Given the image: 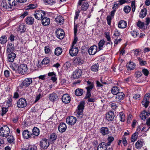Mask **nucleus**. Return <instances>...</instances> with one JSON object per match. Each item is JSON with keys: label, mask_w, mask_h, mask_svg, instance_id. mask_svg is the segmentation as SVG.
<instances>
[{"label": "nucleus", "mask_w": 150, "mask_h": 150, "mask_svg": "<svg viewBox=\"0 0 150 150\" xmlns=\"http://www.w3.org/2000/svg\"><path fill=\"white\" fill-rule=\"evenodd\" d=\"M143 145V143L142 141L138 140L136 143L135 146L137 149L140 148Z\"/></svg>", "instance_id": "obj_32"}, {"label": "nucleus", "mask_w": 150, "mask_h": 150, "mask_svg": "<svg viewBox=\"0 0 150 150\" xmlns=\"http://www.w3.org/2000/svg\"><path fill=\"white\" fill-rule=\"evenodd\" d=\"M84 61L83 59L79 57L76 58V64L81 65L83 63Z\"/></svg>", "instance_id": "obj_30"}, {"label": "nucleus", "mask_w": 150, "mask_h": 150, "mask_svg": "<svg viewBox=\"0 0 150 150\" xmlns=\"http://www.w3.org/2000/svg\"><path fill=\"white\" fill-rule=\"evenodd\" d=\"M100 132L103 135H105L108 134V129L107 127H102L100 129Z\"/></svg>", "instance_id": "obj_34"}, {"label": "nucleus", "mask_w": 150, "mask_h": 150, "mask_svg": "<svg viewBox=\"0 0 150 150\" xmlns=\"http://www.w3.org/2000/svg\"><path fill=\"white\" fill-rule=\"evenodd\" d=\"M116 95L115 99L117 101L122 100L124 98L125 96V94L122 92H119Z\"/></svg>", "instance_id": "obj_16"}, {"label": "nucleus", "mask_w": 150, "mask_h": 150, "mask_svg": "<svg viewBox=\"0 0 150 150\" xmlns=\"http://www.w3.org/2000/svg\"><path fill=\"white\" fill-rule=\"evenodd\" d=\"M64 19L63 17L60 16H57L55 19V21L57 23H62Z\"/></svg>", "instance_id": "obj_36"}, {"label": "nucleus", "mask_w": 150, "mask_h": 150, "mask_svg": "<svg viewBox=\"0 0 150 150\" xmlns=\"http://www.w3.org/2000/svg\"><path fill=\"white\" fill-rule=\"evenodd\" d=\"M7 139L8 142L10 143L14 144L15 142V139L13 136L11 134H9L6 137Z\"/></svg>", "instance_id": "obj_26"}, {"label": "nucleus", "mask_w": 150, "mask_h": 150, "mask_svg": "<svg viewBox=\"0 0 150 150\" xmlns=\"http://www.w3.org/2000/svg\"><path fill=\"white\" fill-rule=\"evenodd\" d=\"M37 147L34 145H30L29 146L27 150H35L37 149Z\"/></svg>", "instance_id": "obj_64"}, {"label": "nucleus", "mask_w": 150, "mask_h": 150, "mask_svg": "<svg viewBox=\"0 0 150 150\" xmlns=\"http://www.w3.org/2000/svg\"><path fill=\"white\" fill-rule=\"evenodd\" d=\"M105 37L107 39L108 42H112L111 39L110 37L109 34L108 32H106L105 33Z\"/></svg>", "instance_id": "obj_53"}, {"label": "nucleus", "mask_w": 150, "mask_h": 150, "mask_svg": "<svg viewBox=\"0 0 150 150\" xmlns=\"http://www.w3.org/2000/svg\"><path fill=\"white\" fill-rule=\"evenodd\" d=\"M114 138L112 137H110L108 138V142L107 144L108 146H109L110 145L111 143L114 140Z\"/></svg>", "instance_id": "obj_58"}, {"label": "nucleus", "mask_w": 150, "mask_h": 150, "mask_svg": "<svg viewBox=\"0 0 150 150\" xmlns=\"http://www.w3.org/2000/svg\"><path fill=\"white\" fill-rule=\"evenodd\" d=\"M14 50V47L13 44H9L7 46V52L8 53L13 52Z\"/></svg>", "instance_id": "obj_25"}, {"label": "nucleus", "mask_w": 150, "mask_h": 150, "mask_svg": "<svg viewBox=\"0 0 150 150\" xmlns=\"http://www.w3.org/2000/svg\"><path fill=\"white\" fill-rule=\"evenodd\" d=\"M27 7L28 9H33L37 8V5L36 4H29Z\"/></svg>", "instance_id": "obj_52"}, {"label": "nucleus", "mask_w": 150, "mask_h": 150, "mask_svg": "<svg viewBox=\"0 0 150 150\" xmlns=\"http://www.w3.org/2000/svg\"><path fill=\"white\" fill-rule=\"evenodd\" d=\"M142 73L140 71H137L135 74V77L137 78V79H136V81L138 82H140L142 81H143V80L142 79L139 80V78L141 77V76L142 75Z\"/></svg>", "instance_id": "obj_23"}, {"label": "nucleus", "mask_w": 150, "mask_h": 150, "mask_svg": "<svg viewBox=\"0 0 150 150\" xmlns=\"http://www.w3.org/2000/svg\"><path fill=\"white\" fill-rule=\"evenodd\" d=\"M127 26V23L124 20L120 21L118 23V26L120 28H124Z\"/></svg>", "instance_id": "obj_22"}, {"label": "nucleus", "mask_w": 150, "mask_h": 150, "mask_svg": "<svg viewBox=\"0 0 150 150\" xmlns=\"http://www.w3.org/2000/svg\"><path fill=\"white\" fill-rule=\"evenodd\" d=\"M137 25L139 28L143 29L144 27V23L140 21H139L137 23Z\"/></svg>", "instance_id": "obj_50"}, {"label": "nucleus", "mask_w": 150, "mask_h": 150, "mask_svg": "<svg viewBox=\"0 0 150 150\" xmlns=\"http://www.w3.org/2000/svg\"><path fill=\"white\" fill-rule=\"evenodd\" d=\"M97 50L98 48L97 46L93 45L89 48L88 50V52L89 54L93 55L97 52Z\"/></svg>", "instance_id": "obj_10"}, {"label": "nucleus", "mask_w": 150, "mask_h": 150, "mask_svg": "<svg viewBox=\"0 0 150 150\" xmlns=\"http://www.w3.org/2000/svg\"><path fill=\"white\" fill-rule=\"evenodd\" d=\"M16 57V55L15 53L13 52L9 53L8 55L7 61L9 62H13Z\"/></svg>", "instance_id": "obj_14"}, {"label": "nucleus", "mask_w": 150, "mask_h": 150, "mask_svg": "<svg viewBox=\"0 0 150 150\" xmlns=\"http://www.w3.org/2000/svg\"><path fill=\"white\" fill-rule=\"evenodd\" d=\"M7 38L6 36L3 35L0 38V43L3 44L7 42Z\"/></svg>", "instance_id": "obj_41"}, {"label": "nucleus", "mask_w": 150, "mask_h": 150, "mask_svg": "<svg viewBox=\"0 0 150 150\" xmlns=\"http://www.w3.org/2000/svg\"><path fill=\"white\" fill-rule=\"evenodd\" d=\"M147 113V112L145 110L142 111L139 115L141 119L143 120H145L146 118V115L148 116V113Z\"/></svg>", "instance_id": "obj_28"}, {"label": "nucleus", "mask_w": 150, "mask_h": 150, "mask_svg": "<svg viewBox=\"0 0 150 150\" xmlns=\"http://www.w3.org/2000/svg\"><path fill=\"white\" fill-rule=\"evenodd\" d=\"M27 105V101L25 98H21L17 102V106L19 108H23L26 107Z\"/></svg>", "instance_id": "obj_3"}, {"label": "nucleus", "mask_w": 150, "mask_h": 150, "mask_svg": "<svg viewBox=\"0 0 150 150\" xmlns=\"http://www.w3.org/2000/svg\"><path fill=\"white\" fill-rule=\"evenodd\" d=\"M83 89L78 88L76 90V95L77 96H81L83 93Z\"/></svg>", "instance_id": "obj_45"}, {"label": "nucleus", "mask_w": 150, "mask_h": 150, "mask_svg": "<svg viewBox=\"0 0 150 150\" xmlns=\"http://www.w3.org/2000/svg\"><path fill=\"white\" fill-rule=\"evenodd\" d=\"M57 137V136L55 133H52L50 136V139L52 141H54L56 139Z\"/></svg>", "instance_id": "obj_57"}, {"label": "nucleus", "mask_w": 150, "mask_h": 150, "mask_svg": "<svg viewBox=\"0 0 150 150\" xmlns=\"http://www.w3.org/2000/svg\"><path fill=\"white\" fill-rule=\"evenodd\" d=\"M132 36L134 38L136 37L139 34L137 31L135 30H133L130 32Z\"/></svg>", "instance_id": "obj_56"}, {"label": "nucleus", "mask_w": 150, "mask_h": 150, "mask_svg": "<svg viewBox=\"0 0 150 150\" xmlns=\"http://www.w3.org/2000/svg\"><path fill=\"white\" fill-rule=\"evenodd\" d=\"M18 0H8V3L10 4V6H11V8L15 6L19 2Z\"/></svg>", "instance_id": "obj_24"}, {"label": "nucleus", "mask_w": 150, "mask_h": 150, "mask_svg": "<svg viewBox=\"0 0 150 150\" xmlns=\"http://www.w3.org/2000/svg\"><path fill=\"white\" fill-rule=\"evenodd\" d=\"M34 16L36 19L41 20L45 16V12L42 10H37L35 11Z\"/></svg>", "instance_id": "obj_4"}, {"label": "nucleus", "mask_w": 150, "mask_h": 150, "mask_svg": "<svg viewBox=\"0 0 150 150\" xmlns=\"http://www.w3.org/2000/svg\"><path fill=\"white\" fill-rule=\"evenodd\" d=\"M131 10V8L129 6H126L123 8V11L126 13H129Z\"/></svg>", "instance_id": "obj_47"}, {"label": "nucleus", "mask_w": 150, "mask_h": 150, "mask_svg": "<svg viewBox=\"0 0 150 150\" xmlns=\"http://www.w3.org/2000/svg\"><path fill=\"white\" fill-rule=\"evenodd\" d=\"M67 129L66 124L64 122L60 123L58 127L59 131L61 132H63L65 131Z\"/></svg>", "instance_id": "obj_13"}, {"label": "nucleus", "mask_w": 150, "mask_h": 150, "mask_svg": "<svg viewBox=\"0 0 150 150\" xmlns=\"http://www.w3.org/2000/svg\"><path fill=\"white\" fill-rule=\"evenodd\" d=\"M105 42V41L103 39L101 40L98 43V47L99 50H103Z\"/></svg>", "instance_id": "obj_31"}, {"label": "nucleus", "mask_w": 150, "mask_h": 150, "mask_svg": "<svg viewBox=\"0 0 150 150\" xmlns=\"http://www.w3.org/2000/svg\"><path fill=\"white\" fill-rule=\"evenodd\" d=\"M115 117L113 111H110L106 114V119L108 121H112Z\"/></svg>", "instance_id": "obj_15"}, {"label": "nucleus", "mask_w": 150, "mask_h": 150, "mask_svg": "<svg viewBox=\"0 0 150 150\" xmlns=\"http://www.w3.org/2000/svg\"><path fill=\"white\" fill-rule=\"evenodd\" d=\"M50 62L49 59L48 57H45L42 60L41 63L42 64H48Z\"/></svg>", "instance_id": "obj_54"}, {"label": "nucleus", "mask_w": 150, "mask_h": 150, "mask_svg": "<svg viewBox=\"0 0 150 150\" xmlns=\"http://www.w3.org/2000/svg\"><path fill=\"white\" fill-rule=\"evenodd\" d=\"M10 129L7 125L3 126L0 129V136L2 137H6L10 133Z\"/></svg>", "instance_id": "obj_2"}, {"label": "nucleus", "mask_w": 150, "mask_h": 150, "mask_svg": "<svg viewBox=\"0 0 150 150\" xmlns=\"http://www.w3.org/2000/svg\"><path fill=\"white\" fill-rule=\"evenodd\" d=\"M41 20L42 24L44 26L48 25L50 23V19L46 17L45 16Z\"/></svg>", "instance_id": "obj_18"}, {"label": "nucleus", "mask_w": 150, "mask_h": 150, "mask_svg": "<svg viewBox=\"0 0 150 150\" xmlns=\"http://www.w3.org/2000/svg\"><path fill=\"white\" fill-rule=\"evenodd\" d=\"M88 4L87 2L83 4L81 6V10L83 11H86L88 8Z\"/></svg>", "instance_id": "obj_51"}, {"label": "nucleus", "mask_w": 150, "mask_h": 150, "mask_svg": "<svg viewBox=\"0 0 150 150\" xmlns=\"http://www.w3.org/2000/svg\"><path fill=\"white\" fill-rule=\"evenodd\" d=\"M131 7L132 8V11L133 12H134L135 11L136 9V5L135 1H132Z\"/></svg>", "instance_id": "obj_60"}, {"label": "nucleus", "mask_w": 150, "mask_h": 150, "mask_svg": "<svg viewBox=\"0 0 150 150\" xmlns=\"http://www.w3.org/2000/svg\"><path fill=\"white\" fill-rule=\"evenodd\" d=\"M23 138L25 139H28L31 136V133L27 130H24L23 132Z\"/></svg>", "instance_id": "obj_19"}, {"label": "nucleus", "mask_w": 150, "mask_h": 150, "mask_svg": "<svg viewBox=\"0 0 150 150\" xmlns=\"http://www.w3.org/2000/svg\"><path fill=\"white\" fill-rule=\"evenodd\" d=\"M149 102L148 98H144L142 102V103L145 108H146L149 105Z\"/></svg>", "instance_id": "obj_29"}, {"label": "nucleus", "mask_w": 150, "mask_h": 150, "mask_svg": "<svg viewBox=\"0 0 150 150\" xmlns=\"http://www.w3.org/2000/svg\"><path fill=\"white\" fill-rule=\"evenodd\" d=\"M57 37L60 39H63L64 36V31L62 29H57L56 31Z\"/></svg>", "instance_id": "obj_9"}, {"label": "nucleus", "mask_w": 150, "mask_h": 150, "mask_svg": "<svg viewBox=\"0 0 150 150\" xmlns=\"http://www.w3.org/2000/svg\"><path fill=\"white\" fill-rule=\"evenodd\" d=\"M82 71L81 69H78L76 70V78H79L81 75Z\"/></svg>", "instance_id": "obj_49"}, {"label": "nucleus", "mask_w": 150, "mask_h": 150, "mask_svg": "<svg viewBox=\"0 0 150 150\" xmlns=\"http://www.w3.org/2000/svg\"><path fill=\"white\" fill-rule=\"evenodd\" d=\"M25 30L26 29L24 25L22 24L20 25L18 28V30L20 31L21 33L24 32Z\"/></svg>", "instance_id": "obj_48"}, {"label": "nucleus", "mask_w": 150, "mask_h": 150, "mask_svg": "<svg viewBox=\"0 0 150 150\" xmlns=\"http://www.w3.org/2000/svg\"><path fill=\"white\" fill-rule=\"evenodd\" d=\"M85 103L84 101H81L77 107V117L79 118H82L83 115V111L84 109Z\"/></svg>", "instance_id": "obj_1"}, {"label": "nucleus", "mask_w": 150, "mask_h": 150, "mask_svg": "<svg viewBox=\"0 0 150 150\" xmlns=\"http://www.w3.org/2000/svg\"><path fill=\"white\" fill-rule=\"evenodd\" d=\"M119 115L120 121L121 122H124L125 119V114L123 112H121L119 113Z\"/></svg>", "instance_id": "obj_43"}, {"label": "nucleus", "mask_w": 150, "mask_h": 150, "mask_svg": "<svg viewBox=\"0 0 150 150\" xmlns=\"http://www.w3.org/2000/svg\"><path fill=\"white\" fill-rule=\"evenodd\" d=\"M147 10L146 8H143L141 9L139 15L140 18H144L147 14Z\"/></svg>", "instance_id": "obj_20"}, {"label": "nucleus", "mask_w": 150, "mask_h": 150, "mask_svg": "<svg viewBox=\"0 0 150 150\" xmlns=\"http://www.w3.org/2000/svg\"><path fill=\"white\" fill-rule=\"evenodd\" d=\"M28 67L27 65L25 64H21L18 67V71L19 74L22 75L27 72Z\"/></svg>", "instance_id": "obj_6"}, {"label": "nucleus", "mask_w": 150, "mask_h": 150, "mask_svg": "<svg viewBox=\"0 0 150 150\" xmlns=\"http://www.w3.org/2000/svg\"><path fill=\"white\" fill-rule=\"evenodd\" d=\"M62 99V102L65 103H68L70 102L71 100L70 96L67 94L63 95Z\"/></svg>", "instance_id": "obj_11"}, {"label": "nucleus", "mask_w": 150, "mask_h": 150, "mask_svg": "<svg viewBox=\"0 0 150 150\" xmlns=\"http://www.w3.org/2000/svg\"><path fill=\"white\" fill-rule=\"evenodd\" d=\"M66 122L69 125H73L75 123V117L73 116H70L66 119Z\"/></svg>", "instance_id": "obj_12"}, {"label": "nucleus", "mask_w": 150, "mask_h": 150, "mask_svg": "<svg viewBox=\"0 0 150 150\" xmlns=\"http://www.w3.org/2000/svg\"><path fill=\"white\" fill-rule=\"evenodd\" d=\"M50 145L47 139L44 138L40 142V146L44 149H47Z\"/></svg>", "instance_id": "obj_8"}, {"label": "nucleus", "mask_w": 150, "mask_h": 150, "mask_svg": "<svg viewBox=\"0 0 150 150\" xmlns=\"http://www.w3.org/2000/svg\"><path fill=\"white\" fill-rule=\"evenodd\" d=\"M75 16L74 18V38L73 41L72 42V45L71 47V48L69 50V53L70 55L72 57H74L75 56V52H74V50L75 49V47L74 46L75 44Z\"/></svg>", "instance_id": "obj_5"}, {"label": "nucleus", "mask_w": 150, "mask_h": 150, "mask_svg": "<svg viewBox=\"0 0 150 150\" xmlns=\"http://www.w3.org/2000/svg\"><path fill=\"white\" fill-rule=\"evenodd\" d=\"M1 111V115L3 116L8 111V109L7 108L3 107L2 108Z\"/></svg>", "instance_id": "obj_62"}, {"label": "nucleus", "mask_w": 150, "mask_h": 150, "mask_svg": "<svg viewBox=\"0 0 150 150\" xmlns=\"http://www.w3.org/2000/svg\"><path fill=\"white\" fill-rule=\"evenodd\" d=\"M126 66L127 70H130L134 69L135 68V65L133 62H130L127 64Z\"/></svg>", "instance_id": "obj_27"}, {"label": "nucleus", "mask_w": 150, "mask_h": 150, "mask_svg": "<svg viewBox=\"0 0 150 150\" xmlns=\"http://www.w3.org/2000/svg\"><path fill=\"white\" fill-rule=\"evenodd\" d=\"M33 134L36 136H38L40 134L39 129L36 127H35L32 130Z\"/></svg>", "instance_id": "obj_38"}, {"label": "nucleus", "mask_w": 150, "mask_h": 150, "mask_svg": "<svg viewBox=\"0 0 150 150\" xmlns=\"http://www.w3.org/2000/svg\"><path fill=\"white\" fill-rule=\"evenodd\" d=\"M98 68L99 65L96 64H94L93 65L91 68V70L94 72L97 71H98Z\"/></svg>", "instance_id": "obj_39"}, {"label": "nucleus", "mask_w": 150, "mask_h": 150, "mask_svg": "<svg viewBox=\"0 0 150 150\" xmlns=\"http://www.w3.org/2000/svg\"><path fill=\"white\" fill-rule=\"evenodd\" d=\"M110 105L112 109L113 110H115L118 106V104L117 103V104L114 102H112Z\"/></svg>", "instance_id": "obj_55"}, {"label": "nucleus", "mask_w": 150, "mask_h": 150, "mask_svg": "<svg viewBox=\"0 0 150 150\" xmlns=\"http://www.w3.org/2000/svg\"><path fill=\"white\" fill-rule=\"evenodd\" d=\"M108 145L105 142H102L98 145L97 150H106Z\"/></svg>", "instance_id": "obj_17"}, {"label": "nucleus", "mask_w": 150, "mask_h": 150, "mask_svg": "<svg viewBox=\"0 0 150 150\" xmlns=\"http://www.w3.org/2000/svg\"><path fill=\"white\" fill-rule=\"evenodd\" d=\"M26 23L29 25H32L34 23V18L31 16L27 17L25 20Z\"/></svg>", "instance_id": "obj_21"}, {"label": "nucleus", "mask_w": 150, "mask_h": 150, "mask_svg": "<svg viewBox=\"0 0 150 150\" xmlns=\"http://www.w3.org/2000/svg\"><path fill=\"white\" fill-rule=\"evenodd\" d=\"M138 135V132H136L134 133L132 135L131 140L132 142H135L137 139V136Z\"/></svg>", "instance_id": "obj_44"}, {"label": "nucleus", "mask_w": 150, "mask_h": 150, "mask_svg": "<svg viewBox=\"0 0 150 150\" xmlns=\"http://www.w3.org/2000/svg\"><path fill=\"white\" fill-rule=\"evenodd\" d=\"M32 82V80L31 78H26L23 81L22 83L19 86V88H22L23 86L28 87L31 84Z\"/></svg>", "instance_id": "obj_7"}, {"label": "nucleus", "mask_w": 150, "mask_h": 150, "mask_svg": "<svg viewBox=\"0 0 150 150\" xmlns=\"http://www.w3.org/2000/svg\"><path fill=\"white\" fill-rule=\"evenodd\" d=\"M71 65V64L69 62H66L64 64V67L65 69H67Z\"/></svg>", "instance_id": "obj_61"}, {"label": "nucleus", "mask_w": 150, "mask_h": 150, "mask_svg": "<svg viewBox=\"0 0 150 150\" xmlns=\"http://www.w3.org/2000/svg\"><path fill=\"white\" fill-rule=\"evenodd\" d=\"M111 93L114 95H116L119 92V90L117 87L114 86L112 87L111 90Z\"/></svg>", "instance_id": "obj_42"}, {"label": "nucleus", "mask_w": 150, "mask_h": 150, "mask_svg": "<svg viewBox=\"0 0 150 150\" xmlns=\"http://www.w3.org/2000/svg\"><path fill=\"white\" fill-rule=\"evenodd\" d=\"M132 80V78L131 77H129L124 80V82L125 83H129L131 82Z\"/></svg>", "instance_id": "obj_63"}, {"label": "nucleus", "mask_w": 150, "mask_h": 150, "mask_svg": "<svg viewBox=\"0 0 150 150\" xmlns=\"http://www.w3.org/2000/svg\"><path fill=\"white\" fill-rule=\"evenodd\" d=\"M120 32L118 31V30L116 29L114 31L113 36L115 37H117L120 35Z\"/></svg>", "instance_id": "obj_59"}, {"label": "nucleus", "mask_w": 150, "mask_h": 150, "mask_svg": "<svg viewBox=\"0 0 150 150\" xmlns=\"http://www.w3.org/2000/svg\"><path fill=\"white\" fill-rule=\"evenodd\" d=\"M44 1L46 5H51L55 3V0H44Z\"/></svg>", "instance_id": "obj_46"}, {"label": "nucleus", "mask_w": 150, "mask_h": 150, "mask_svg": "<svg viewBox=\"0 0 150 150\" xmlns=\"http://www.w3.org/2000/svg\"><path fill=\"white\" fill-rule=\"evenodd\" d=\"M58 97L56 94L54 93H52L50 94V96H49V99L51 101H54Z\"/></svg>", "instance_id": "obj_37"}, {"label": "nucleus", "mask_w": 150, "mask_h": 150, "mask_svg": "<svg viewBox=\"0 0 150 150\" xmlns=\"http://www.w3.org/2000/svg\"><path fill=\"white\" fill-rule=\"evenodd\" d=\"M10 4L8 3L7 4L5 1H3L2 3H1V6L6 9L11 8V6H10Z\"/></svg>", "instance_id": "obj_33"}, {"label": "nucleus", "mask_w": 150, "mask_h": 150, "mask_svg": "<svg viewBox=\"0 0 150 150\" xmlns=\"http://www.w3.org/2000/svg\"><path fill=\"white\" fill-rule=\"evenodd\" d=\"M62 52V49L60 47H57L56 48L54 51V54L57 56L60 55Z\"/></svg>", "instance_id": "obj_35"}, {"label": "nucleus", "mask_w": 150, "mask_h": 150, "mask_svg": "<svg viewBox=\"0 0 150 150\" xmlns=\"http://www.w3.org/2000/svg\"><path fill=\"white\" fill-rule=\"evenodd\" d=\"M111 43L107 42L106 43L105 45L104 46V48L107 51H109L111 49L112 45L111 44Z\"/></svg>", "instance_id": "obj_40"}]
</instances>
